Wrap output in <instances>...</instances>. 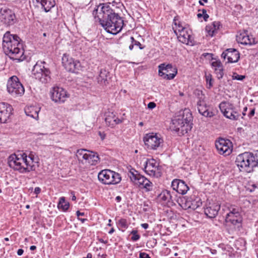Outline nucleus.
I'll use <instances>...</instances> for the list:
<instances>
[{"instance_id":"obj_1","label":"nucleus","mask_w":258,"mask_h":258,"mask_svg":"<svg viewBox=\"0 0 258 258\" xmlns=\"http://www.w3.org/2000/svg\"><path fill=\"white\" fill-rule=\"evenodd\" d=\"M92 14L108 33L116 35L122 30L123 20L109 5L100 4L93 10Z\"/></svg>"},{"instance_id":"obj_2","label":"nucleus","mask_w":258,"mask_h":258,"mask_svg":"<svg viewBox=\"0 0 258 258\" xmlns=\"http://www.w3.org/2000/svg\"><path fill=\"white\" fill-rule=\"evenodd\" d=\"M8 164L10 168L21 173L29 172L35 170L34 155L30 152L29 155L26 153L18 154H12L8 158Z\"/></svg>"},{"instance_id":"obj_3","label":"nucleus","mask_w":258,"mask_h":258,"mask_svg":"<svg viewBox=\"0 0 258 258\" xmlns=\"http://www.w3.org/2000/svg\"><path fill=\"white\" fill-rule=\"evenodd\" d=\"M21 39L17 35H13L9 31L4 34L3 38L2 47L6 55L13 59L22 60L24 57L23 44Z\"/></svg>"},{"instance_id":"obj_4","label":"nucleus","mask_w":258,"mask_h":258,"mask_svg":"<svg viewBox=\"0 0 258 258\" xmlns=\"http://www.w3.org/2000/svg\"><path fill=\"white\" fill-rule=\"evenodd\" d=\"M192 116L188 109L179 111L172 120L171 128L179 134L183 135L190 131L192 125Z\"/></svg>"},{"instance_id":"obj_5","label":"nucleus","mask_w":258,"mask_h":258,"mask_svg":"<svg viewBox=\"0 0 258 258\" xmlns=\"http://www.w3.org/2000/svg\"><path fill=\"white\" fill-rule=\"evenodd\" d=\"M228 212L226 215L224 225L229 233L240 230L242 227V217L240 209L236 206L231 205L228 207Z\"/></svg>"},{"instance_id":"obj_6","label":"nucleus","mask_w":258,"mask_h":258,"mask_svg":"<svg viewBox=\"0 0 258 258\" xmlns=\"http://www.w3.org/2000/svg\"><path fill=\"white\" fill-rule=\"evenodd\" d=\"M254 159L253 152H245L236 157L235 163L240 171L250 173L253 170Z\"/></svg>"},{"instance_id":"obj_7","label":"nucleus","mask_w":258,"mask_h":258,"mask_svg":"<svg viewBox=\"0 0 258 258\" xmlns=\"http://www.w3.org/2000/svg\"><path fill=\"white\" fill-rule=\"evenodd\" d=\"M44 61H37L33 67L32 74L33 77L42 83L46 84L50 81V72L48 69L44 67Z\"/></svg>"},{"instance_id":"obj_8","label":"nucleus","mask_w":258,"mask_h":258,"mask_svg":"<svg viewBox=\"0 0 258 258\" xmlns=\"http://www.w3.org/2000/svg\"><path fill=\"white\" fill-rule=\"evenodd\" d=\"M98 178L104 184H116L119 183L121 179L119 173L109 169L101 171L98 173Z\"/></svg>"},{"instance_id":"obj_9","label":"nucleus","mask_w":258,"mask_h":258,"mask_svg":"<svg viewBox=\"0 0 258 258\" xmlns=\"http://www.w3.org/2000/svg\"><path fill=\"white\" fill-rule=\"evenodd\" d=\"M7 89L9 93L14 97L22 96L25 92L23 85L16 76H13L9 79L7 84Z\"/></svg>"},{"instance_id":"obj_10","label":"nucleus","mask_w":258,"mask_h":258,"mask_svg":"<svg viewBox=\"0 0 258 258\" xmlns=\"http://www.w3.org/2000/svg\"><path fill=\"white\" fill-rule=\"evenodd\" d=\"M131 180L139 187L144 188L146 191H151L153 187V183L136 170L130 173Z\"/></svg>"},{"instance_id":"obj_11","label":"nucleus","mask_w":258,"mask_h":258,"mask_svg":"<svg viewBox=\"0 0 258 258\" xmlns=\"http://www.w3.org/2000/svg\"><path fill=\"white\" fill-rule=\"evenodd\" d=\"M145 146L148 150H157L162 148L163 140L157 134H146L143 139Z\"/></svg>"},{"instance_id":"obj_12","label":"nucleus","mask_w":258,"mask_h":258,"mask_svg":"<svg viewBox=\"0 0 258 258\" xmlns=\"http://www.w3.org/2000/svg\"><path fill=\"white\" fill-rule=\"evenodd\" d=\"M219 108L224 116L231 120H238L240 116L238 109L229 102H222L219 104Z\"/></svg>"},{"instance_id":"obj_13","label":"nucleus","mask_w":258,"mask_h":258,"mask_svg":"<svg viewBox=\"0 0 258 258\" xmlns=\"http://www.w3.org/2000/svg\"><path fill=\"white\" fill-rule=\"evenodd\" d=\"M158 68L159 76L167 80L173 79L177 73V69L170 63H163Z\"/></svg>"},{"instance_id":"obj_14","label":"nucleus","mask_w":258,"mask_h":258,"mask_svg":"<svg viewBox=\"0 0 258 258\" xmlns=\"http://www.w3.org/2000/svg\"><path fill=\"white\" fill-rule=\"evenodd\" d=\"M62 63L66 70L69 72L77 73L82 70V66L79 61L74 60L69 55L64 54L62 57Z\"/></svg>"},{"instance_id":"obj_15","label":"nucleus","mask_w":258,"mask_h":258,"mask_svg":"<svg viewBox=\"0 0 258 258\" xmlns=\"http://www.w3.org/2000/svg\"><path fill=\"white\" fill-rule=\"evenodd\" d=\"M215 146L218 153L225 156L230 155L232 151V143L228 139H219L215 142Z\"/></svg>"},{"instance_id":"obj_16","label":"nucleus","mask_w":258,"mask_h":258,"mask_svg":"<svg viewBox=\"0 0 258 258\" xmlns=\"http://www.w3.org/2000/svg\"><path fill=\"white\" fill-rule=\"evenodd\" d=\"M145 172L150 176L158 177L161 176V168L159 163L154 159H147L144 167Z\"/></svg>"},{"instance_id":"obj_17","label":"nucleus","mask_w":258,"mask_h":258,"mask_svg":"<svg viewBox=\"0 0 258 258\" xmlns=\"http://www.w3.org/2000/svg\"><path fill=\"white\" fill-rule=\"evenodd\" d=\"M50 97L53 101L62 103L69 97V95L63 88L55 86L50 91Z\"/></svg>"},{"instance_id":"obj_18","label":"nucleus","mask_w":258,"mask_h":258,"mask_svg":"<svg viewBox=\"0 0 258 258\" xmlns=\"http://www.w3.org/2000/svg\"><path fill=\"white\" fill-rule=\"evenodd\" d=\"M1 19L8 26L13 25L17 22V19L14 12L10 9L1 10Z\"/></svg>"},{"instance_id":"obj_19","label":"nucleus","mask_w":258,"mask_h":258,"mask_svg":"<svg viewBox=\"0 0 258 258\" xmlns=\"http://www.w3.org/2000/svg\"><path fill=\"white\" fill-rule=\"evenodd\" d=\"M13 108L7 103L0 102V122L6 123L12 114Z\"/></svg>"},{"instance_id":"obj_20","label":"nucleus","mask_w":258,"mask_h":258,"mask_svg":"<svg viewBox=\"0 0 258 258\" xmlns=\"http://www.w3.org/2000/svg\"><path fill=\"white\" fill-rule=\"evenodd\" d=\"M221 57L224 59L227 58V62H236L239 59L240 54L236 49L229 48L222 53Z\"/></svg>"},{"instance_id":"obj_21","label":"nucleus","mask_w":258,"mask_h":258,"mask_svg":"<svg viewBox=\"0 0 258 258\" xmlns=\"http://www.w3.org/2000/svg\"><path fill=\"white\" fill-rule=\"evenodd\" d=\"M171 187L174 190L181 195L187 193L189 188L187 184L182 180L174 179L171 182Z\"/></svg>"},{"instance_id":"obj_22","label":"nucleus","mask_w":258,"mask_h":258,"mask_svg":"<svg viewBox=\"0 0 258 258\" xmlns=\"http://www.w3.org/2000/svg\"><path fill=\"white\" fill-rule=\"evenodd\" d=\"M191 31L187 29L182 30L179 33H177V38L181 43L185 44L192 45L194 44L193 40L191 36Z\"/></svg>"},{"instance_id":"obj_23","label":"nucleus","mask_w":258,"mask_h":258,"mask_svg":"<svg viewBox=\"0 0 258 258\" xmlns=\"http://www.w3.org/2000/svg\"><path fill=\"white\" fill-rule=\"evenodd\" d=\"M237 41L243 45H252L255 44L254 39L248 34L247 31L239 32L236 36Z\"/></svg>"},{"instance_id":"obj_24","label":"nucleus","mask_w":258,"mask_h":258,"mask_svg":"<svg viewBox=\"0 0 258 258\" xmlns=\"http://www.w3.org/2000/svg\"><path fill=\"white\" fill-rule=\"evenodd\" d=\"M220 205L218 203H210L204 209L205 215L209 218H214L218 214Z\"/></svg>"},{"instance_id":"obj_25","label":"nucleus","mask_w":258,"mask_h":258,"mask_svg":"<svg viewBox=\"0 0 258 258\" xmlns=\"http://www.w3.org/2000/svg\"><path fill=\"white\" fill-rule=\"evenodd\" d=\"M32 3H36L37 6L45 12H48L55 5L54 0H32Z\"/></svg>"},{"instance_id":"obj_26","label":"nucleus","mask_w":258,"mask_h":258,"mask_svg":"<svg viewBox=\"0 0 258 258\" xmlns=\"http://www.w3.org/2000/svg\"><path fill=\"white\" fill-rule=\"evenodd\" d=\"M197 107L199 112L202 115L209 117L214 116V113L209 110V107L204 101L199 100L197 102Z\"/></svg>"},{"instance_id":"obj_27","label":"nucleus","mask_w":258,"mask_h":258,"mask_svg":"<svg viewBox=\"0 0 258 258\" xmlns=\"http://www.w3.org/2000/svg\"><path fill=\"white\" fill-rule=\"evenodd\" d=\"M171 198L170 191L165 189L158 195L157 200L162 205H165L170 202Z\"/></svg>"},{"instance_id":"obj_28","label":"nucleus","mask_w":258,"mask_h":258,"mask_svg":"<svg viewBox=\"0 0 258 258\" xmlns=\"http://www.w3.org/2000/svg\"><path fill=\"white\" fill-rule=\"evenodd\" d=\"M109 72L106 69H101L97 78L98 83L102 85H106L109 83Z\"/></svg>"},{"instance_id":"obj_29","label":"nucleus","mask_w":258,"mask_h":258,"mask_svg":"<svg viewBox=\"0 0 258 258\" xmlns=\"http://www.w3.org/2000/svg\"><path fill=\"white\" fill-rule=\"evenodd\" d=\"M212 68L214 69L217 78L220 80L223 77V69L222 64L220 60H215L211 63Z\"/></svg>"},{"instance_id":"obj_30","label":"nucleus","mask_w":258,"mask_h":258,"mask_svg":"<svg viewBox=\"0 0 258 258\" xmlns=\"http://www.w3.org/2000/svg\"><path fill=\"white\" fill-rule=\"evenodd\" d=\"M84 160L85 164L96 165L99 161V157L96 153L89 151Z\"/></svg>"},{"instance_id":"obj_31","label":"nucleus","mask_w":258,"mask_h":258,"mask_svg":"<svg viewBox=\"0 0 258 258\" xmlns=\"http://www.w3.org/2000/svg\"><path fill=\"white\" fill-rule=\"evenodd\" d=\"M114 118L115 115L113 112H108L105 113V121L108 126L113 127L115 125V123L114 122Z\"/></svg>"},{"instance_id":"obj_32","label":"nucleus","mask_w":258,"mask_h":258,"mask_svg":"<svg viewBox=\"0 0 258 258\" xmlns=\"http://www.w3.org/2000/svg\"><path fill=\"white\" fill-rule=\"evenodd\" d=\"M70 207L69 202L66 201L64 197H61L59 199L57 207L59 209H61L63 211H67Z\"/></svg>"},{"instance_id":"obj_33","label":"nucleus","mask_w":258,"mask_h":258,"mask_svg":"<svg viewBox=\"0 0 258 258\" xmlns=\"http://www.w3.org/2000/svg\"><path fill=\"white\" fill-rule=\"evenodd\" d=\"M190 200L191 201V209L192 210L197 209L198 208L200 207L202 205V200L200 198L196 197L192 198L190 197Z\"/></svg>"},{"instance_id":"obj_34","label":"nucleus","mask_w":258,"mask_h":258,"mask_svg":"<svg viewBox=\"0 0 258 258\" xmlns=\"http://www.w3.org/2000/svg\"><path fill=\"white\" fill-rule=\"evenodd\" d=\"M25 113L27 115L34 118L38 117V111L34 107H28L25 109Z\"/></svg>"},{"instance_id":"obj_35","label":"nucleus","mask_w":258,"mask_h":258,"mask_svg":"<svg viewBox=\"0 0 258 258\" xmlns=\"http://www.w3.org/2000/svg\"><path fill=\"white\" fill-rule=\"evenodd\" d=\"M116 224L118 227L119 230H121L122 231H124L125 229H126L128 227V223L125 219L121 218L118 220L116 222Z\"/></svg>"},{"instance_id":"obj_36","label":"nucleus","mask_w":258,"mask_h":258,"mask_svg":"<svg viewBox=\"0 0 258 258\" xmlns=\"http://www.w3.org/2000/svg\"><path fill=\"white\" fill-rule=\"evenodd\" d=\"M130 39L131 44L129 46V49L131 50L133 49L134 46H138L140 49H143L144 48L145 46H143L141 43L139 41L136 40L133 37H131Z\"/></svg>"},{"instance_id":"obj_37","label":"nucleus","mask_w":258,"mask_h":258,"mask_svg":"<svg viewBox=\"0 0 258 258\" xmlns=\"http://www.w3.org/2000/svg\"><path fill=\"white\" fill-rule=\"evenodd\" d=\"M88 152L89 151L83 149H78L77 151L76 156L79 160L81 158L85 160L86 156H87Z\"/></svg>"},{"instance_id":"obj_38","label":"nucleus","mask_w":258,"mask_h":258,"mask_svg":"<svg viewBox=\"0 0 258 258\" xmlns=\"http://www.w3.org/2000/svg\"><path fill=\"white\" fill-rule=\"evenodd\" d=\"M190 198H189L186 200H185L184 202H182L181 206L184 209H191V204H190Z\"/></svg>"},{"instance_id":"obj_39","label":"nucleus","mask_w":258,"mask_h":258,"mask_svg":"<svg viewBox=\"0 0 258 258\" xmlns=\"http://www.w3.org/2000/svg\"><path fill=\"white\" fill-rule=\"evenodd\" d=\"M174 23L175 25L177 26V28H176V30H174V32L176 34L179 33L180 31L182 30V29L183 30L186 29V28L182 26L180 22H178V23H177L176 22V20L175 19H174Z\"/></svg>"},{"instance_id":"obj_40","label":"nucleus","mask_w":258,"mask_h":258,"mask_svg":"<svg viewBox=\"0 0 258 258\" xmlns=\"http://www.w3.org/2000/svg\"><path fill=\"white\" fill-rule=\"evenodd\" d=\"M206 31L207 32L208 35L212 37L213 36L214 34L217 31L216 29H214L210 24L206 26Z\"/></svg>"},{"instance_id":"obj_41","label":"nucleus","mask_w":258,"mask_h":258,"mask_svg":"<svg viewBox=\"0 0 258 258\" xmlns=\"http://www.w3.org/2000/svg\"><path fill=\"white\" fill-rule=\"evenodd\" d=\"M131 234L133 235L131 239L133 241H136L140 238V235L138 234V231L133 230L131 231Z\"/></svg>"},{"instance_id":"obj_42","label":"nucleus","mask_w":258,"mask_h":258,"mask_svg":"<svg viewBox=\"0 0 258 258\" xmlns=\"http://www.w3.org/2000/svg\"><path fill=\"white\" fill-rule=\"evenodd\" d=\"M206 82H207V85H208L207 86V88H211L212 87V86H213L212 79L211 75H209L208 76H206Z\"/></svg>"},{"instance_id":"obj_43","label":"nucleus","mask_w":258,"mask_h":258,"mask_svg":"<svg viewBox=\"0 0 258 258\" xmlns=\"http://www.w3.org/2000/svg\"><path fill=\"white\" fill-rule=\"evenodd\" d=\"M245 78V76L239 75L236 73H234L232 75L233 80H237L239 81H242Z\"/></svg>"},{"instance_id":"obj_44","label":"nucleus","mask_w":258,"mask_h":258,"mask_svg":"<svg viewBox=\"0 0 258 258\" xmlns=\"http://www.w3.org/2000/svg\"><path fill=\"white\" fill-rule=\"evenodd\" d=\"M254 167H258V150L253 151Z\"/></svg>"},{"instance_id":"obj_45","label":"nucleus","mask_w":258,"mask_h":258,"mask_svg":"<svg viewBox=\"0 0 258 258\" xmlns=\"http://www.w3.org/2000/svg\"><path fill=\"white\" fill-rule=\"evenodd\" d=\"M214 29H216V30H218L220 27V22L218 21H214L211 24H210Z\"/></svg>"},{"instance_id":"obj_46","label":"nucleus","mask_w":258,"mask_h":258,"mask_svg":"<svg viewBox=\"0 0 258 258\" xmlns=\"http://www.w3.org/2000/svg\"><path fill=\"white\" fill-rule=\"evenodd\" d=\"M199 11H201L200 10H199ZM203 16V18L205 21H207V19L209 17V15L207 14V11L205 9H202L201 10Z\"/></svg>"},{"instance_id":"obj_47","label":"nucleus","mask_w":258,"mask_h":258,"mask_svg":"<svg viewBox=\"0 0 258 258\" xmlns=\"http://www.w3.org/2000/svg\"><path fill=\"white\" fill-rule=\"evenodd\" d=\"M139 258H151L149 255L146 252H140Z\"/></svg>"},{"instance_id":"obj_48","label":"nucleus","mask_w":258,"mask_h":258,"mask_svg":"<svg viewBox=\"0 0 258 258\" xmlns=\"http://www.w3.org/2000/svg\"><path fill=\"white\" fill-rule=\"evenodd\" d=\"M249 109H250V111L248 114V116L249 118H251L254 115L255 109L254 108H250Z\"/></svg>"},{"instance_id":"obj_49","label":"nucleus","mask_w":258,"mask_h":258,"mask_svg":"<svg viewBox=\"0 0 258 258\" xmlns=\"http://www.w3.org/2000/svg\"><path fill=\"white\" fill-rule=\"evenodd\" d=\"M156 103L154 102H150L148 104V107L149 109H153L156 107Z\"/></svg>"},{"instance_id":"obj_50","label":"nucleus","mask_w":258,"mask_h":258,"mask_svg":"<svg viewBox=\"0 0 258 258\" xmlns=\"http://www.w3.org/2000/svg\"><path fill=\"white\" fill-rule=\"evenodd\" d=\"M41 191V188L39 187H36L34 189V193L36 195L39 194Z\"/></svg>"},{"instance_id":"obj_51","label":"nucleus","mask_w":258,"mask_h":258,"mask_svg":"<svg viewBox=\"0 0 258 258\" xmlns=\"http://www.w3.org/2000/svg\"><path fill=\"white\" fill-rule=\"evenodd\" d=\"M114 121H115L114 122L115 123V125L121 122V120L120 119L118 118L117 117H116L115 116L114 118Z\"/></svg>"},{"instance_id":"obj_52","label":"nucleus","mask_w":258,"mask_h":258,"mask_svg":"<svg viewBox=\"0 0 258 258\" xmlns=\"http://www.w3.org/2000/svg\"><path fill=\"white\" fill-rule=\"evenodd\" d=\"M71 194L72 195V201H76V196H75V191H71Z\"/></svg>"},{"instance_id":"obj_53","label":"nucleus","mask_w":258,"mask_h":258,"mask_svg":"<svg viewBox=\"0 0 258 258\" xmlns=\"http://www.w3.org/2000/svg\"><path fill=\"white\" fill-rule=\"evenodd\" d=\"M141 226H142V228H143L145 229H146L149 227V224L148 223L141 224Z\"/></svg>"},{"instance_id":"obj_54","label":"nucleus","mask_w":258,"mask_h":258,"mask_svg":"<svg viewBox=\"0 0 258 258\" xmlns=\"http://www.w3.org/2000/svg\"><path fill=\"white\" fill-rule=\"evenodd\" d=\"M24 253V250L22 249H19L17 251V254L18 255H21Z\"/></svg>"},{"instance_id":"obj_55","label":"nucleus","mask_w":258,"mask_h":258,"mask_svg":"<svg viewBox=\"0 0 258 258\" xmlns=\"http://www.w3.org/2000/svg\"><path fill=\"white\" fill-rule=\"evenodd\" d=\"M76 215L78 217H79L80 216H84L85 213L83 212H80L79 211H77L76 212Z\"/></svg>"},{"instance_id":"obj_56","label":"nucleus","mask_w":258,"mask_h":258,"mask_svg":"<svg viewBox=\"0 0 258 258\" xmlns=\"http://www.w3.org/2000/svg\"><path fill=\"white\" fill-rule=\"evenodd\" d=\"M99 241L101 243H104V244H106L107 243V240H104L102 238H100L99 239Z\"/></svg>"},{"instance_id":"obj_57","label":"nucleus","mask_w":258,"mask_h":258,"mask_svg":"<svg viewBox=\"0 0 258 258\" xmlns=\"http://www.w3.org/2000/svg\"><path fill=\"white\" fill-rule=\"evenodd\" d=\"M121 200V198L120 197V196H117L115 198V200L117 202H119Z\"/></svg>"},{"instance_id":"obj_58","label":"nucleus","mask_w":258,"mask_h":258,"mask_svg":"<svg viewBox=\"0 0 258 258\" xmlns=\"http://www.w3.org/2000/svg\"><path fill=\"white\" fill-rule=\"evenodd\" d=\"M36 246H35V245H32V246H30V249L31 250H35V249H36Z\"/></svg>"},{"instance_id":"obj_59","label":"nucleus","mask_w":258,"mask_h":258,"mask_svg":"<svg viewBox=\"0 0 258 258\" xmlns=\"http://www.w3.org/2000/svg\"><path fill=\"white\" fill-rule=\"evenodd\" d=\"M114 232V229L113 228H112L108 232L109 234H112Z\"/></svg>"},{"instance_id":"obj_60","label":"nucleus","mask_w":258,"mask_h":258,"mask_svg":"<svg viewBox=\"0 0 258 258\" xmlns=\"http://www.w3.org/2000/svg\"><path fill=\"white\" fill-rule=\"evenodd\" d=\"M83 258H92V254L90 253H88L86 257Z\"/></svg>"},{"instance_id":"obj_61","label":"nucleus","mask_w":258,"mask_h":258,"mask_svg":"<svg viewBox=\"0 0 258 258\" xmlns=\"http://www.w3.org/2000/svg\"><path fill=\"white\" fill-rule=\"evenodd\" d=\"M78 219L81 221L82 223H84L85 221H86L87 220L86 219H81V218H78Z\"/></svg>"},{"instance_id":"obj_62","label":"nucleus","mask_w":258,"mask_h":258,"mask_svg":"<svg viewBox=\"0 0 258 258\" xmlns=\"http://www.w3.org/2000/svg\"><path fill=\"white\" fill-rule=\"evenodd\" d=\"M197 16H198V17L199 18H201L202 17H203L202 13H199V14H198Z\"/></svg>"},{"instance_id":"obj_63","label":"nucleus","mask_w":258,"mask_h":258,"mask_svg":"<svg viewBox=\"0 0 258 258\" xmlns=\"http://www.w3.org/2000/svg\"><path fill=\"white\" fill-rule=\"evenodd\" d=\"M111 222V219H109V220H108V224H107V225H108V226H111V224H110Z\"/></svg>"},{"instance_id":"obj_64","label":"nucleus","mask_w":258,"mask_h":258,"mask_svg":"<svg viewBox=\"0 0 258 258\" xmlns=\"http://www.w3.org/2000/svg\"><path fill=\"white\" fill-rule=\"evenodd\" d=\"M247 110V107H245L244 108H243V112H246Z\"/></svg>"}]
</instances>
